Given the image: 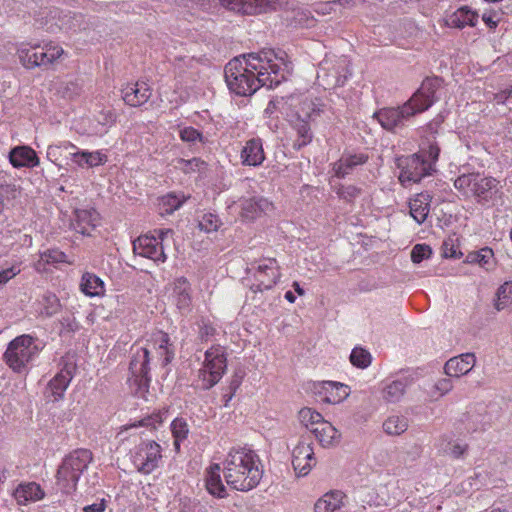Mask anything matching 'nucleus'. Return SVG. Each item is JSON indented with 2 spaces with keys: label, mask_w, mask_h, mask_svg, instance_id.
I'll return each instance as SVG.
<instances>
[{
  "label": "nucleus",
  "mask_w": 512,
  "mask_h": 512,
  "mask_svg": "<svg viewBox=\"0 0 512 512\" xmlns=\"http://www.w3.org/2000/svg\"><path fill=\"white\" fill-rule=\"evenodd\" d=\"M260 62V57L250 53L230 60L224 69L229 90L238 96H251L262 86L277 87L280 80L272 79L268 72H261Z\"/></svg>",
  "instance_id": "1"
},
{
  "label": "nucleus",
  "mask_w": 512,
  "mask_h": 512,
  "mask_svg": "<svg viewBox=\"0 0 512 512\" xmlns=\"http://www.w3.org/2000/svg\"><path fill=\"white\" fill-rule=\"evenodd\" d=\"M226 483L237 491L254 489L263 477V467L256 452L247 447L230 449L224 463Z\"/></svg>",
  "instance_id": "2"
},
{
  "label": "nucleus",
  "mask_w": 512,
  "mask_h": 512,
  "mask_svg": "<svg viewBox=\"0 0 512 512\" xmlns=\"http://www.w3.org/2000/svg\"><path fill=\"white\" fill-rule=\"evenodd\" d=\"M93 460L90 450L79 448L66 455L56 472V485L64 494L76 491L81 475Z\"/></svg>",
  "instance_id": "3"
},
{
  "label": "nucleus",
  "mask_w": 512,
  "mask_h": 512,
  "mask_svg": "<svg viewBox=\"0 0 512 512\" xmlns=\"http://www.w3.org/2000/svg\"><path fill=\"white\" fill-rule=\"evenodd\" d=\"M17 53L20 63L25 68L34 69L39 67L47 69L63 55L64 50L61 46L50 41L43 44H22Z\"/></svg>",
  "instance_id": "4"
},
{
  "label": "nucleus",
  "mask_w": 512,
  "mask_h": 512,
  "mask_svg": "<svg viewBox=\"0 0 512 512\" xmlns=\"http://www.w3.org/2000/svg\"><path fill=\"white\" fill-rule=\"evenodd\" d=\"M348 60L345 57H325L318 66L317 81L325 90L341 87L348 79Z\"/></svg>",
  "instance_id": "5"
},
{
  "label": "nucleus",
  "mask_w": 512,
  "mask_h": 512,
  "mask_svg": "<svg viewBox=\"0 0 512 512\" xmlns=\"http://www.w3.org/2000/svg\"><path fill=\"white\" fill-rule=\"evenodd\" d=\"M39 348L30 335H21L12 340L4 358L7 365L15 372H21L38 354Z\"/></svg>",
  "instance_id": "6"
},
{
  "label": "nucleus",
  "mask_w": 512,
  "mask_h": 512,
  "mask_svg": "<svg viewBox=\"0 0 512 512\" xmlns=\"http://www.w3.org/2000/svg\"><path fill=\"white\" fill-rule=\"evenodd\" d=\"M227 368V359L224 348L213 346L205 352L203 367L199 370L201 388L208 390L216 385Z\"/></svg>",
  "instance_id": "7"
},
{
  "label": "nucleus",
  "mask_w": 512,
  "mask_h": 512,
  "mask_svg": "<svg viewBox=\"0 0 512 512\" xmlns=\"http://www.w3.org/2000/svg\"><path fill=\"white\" fill-rule=\"evenodd\" d=\"M395 165L400 170L398 179L402 185L419 183L435 171L432 163H428L427 159L418 153L397 157Z\"/></svg>",
  "instance_id": "8"
},
{
  "label": "nucleus",
  "mask_w": 512,
  "mask_h": 512,
  "mask_svg": "<svg viewBox=\"0 0 512 512\" xmlns=\"http://www.w3.org/2000/svg\"><path fill=\"white\" fill-rule=\"evenodd\" d=\"M418 112L407 100L397 107L382 108L374 113L381 127L389 132L398 133L403 130Z\"/></svg>",
  "instance_id": "9"
},
{
  "label": "nucleus",
  "mask_w": 512,
  "mask_h": 512,
  "mask_svg": "<svg viewBox=\"0 0 512 512\" xmlns=\"http://www.w3.org/2000/svg\"><path fill=\"white\" fill-rule=\"evenodd\" d=\"M162 448L154 440L142 441L131 451V460L137 471L148 475L159 467Z\"/></svg>",
  "instance_id": "10"
},
{
  "label": "nucleus",
  "mask_w": 512,
  "mask_h": 512,
  "mask_svg": "<svg viewBox=\"0 0 512 512\" xmlns=\"http://www.w3.org/2000/svg\"><path fill=\"white\" fill-rule=\"evenodd\" d=\"M251 270H254L256 281L250 287V291L254 294L253 299L256 298L258 293L272 289L281 278L280 266L275 258H265L253 263Z\"/></svg>",
  "instance_id": "11"
},
{
  "label": "nucleus",
  "mask_w": 512,
  "mask_h": 512,
  "mask_svg": "<svg viewBox=\"0 0 512 512\" xmlns=\"http://www.w3.org/2000/svg\"><path fill=\"white\" fill-rule=\"evenodd\" d=\"M155 364L146 347L137 348L131 356L129 371L130 380L137 385L138 390L146 391L151 382V365Z\"/></svg>",
  "instance_id": "12"
},
{
  "label": "nucleus",
  "mask_w": 512,
  "mask_h": 512,
  "mask_svg": "<svg viewBox=\"0 0 512 512\" xmlns=\"http://www.w3.org/2000/svg\"><path fill=\"white\" fill-rule=\"evenodd\" d=\"M442 85L443 80L439 77H427L422 81L420 87L408 99L418 114L428 110L439 100L437 91Z\"/></svg>",
  "instance_id": "13"
},
{
  "label": "nucleus",
  "mask_w": 512,
  "mask_h": 512,
  "mask_svg": "<svg viewBox=\"0 0 512 512\" xmlns=\"http://www.w3.org/2000/svg\"><path fill=\"white\" fill-rule=\"evenodd\" d=\"M60 364L62 368L48 382L45 390L46 397L52 396L53 401H59L64 397V393L73 379L77 368L76 363L69 357H63Z\"/></svg>",
  "instance_id": "14"
},
{
  "label": "nucleus",
  "mask_w": 512,
  "mask_h": 512,
  "mask_svg": "<svg viewBox=\"0 0 512 512\" xmlns=\"http://www.w3.org/2000/svg\"><path fill=\"white\" fill-rule=\"evenodd\" d=\"M473 185L471 196L481 206H493L501 197L500 182L494 177H483L477 174Z\"/></svg>",
  "instance_id": "15"
},
{
  "label": "nucleus",
  "mask_w": 512,
  "mask_h": 512,
  "mask_svg": "<svg viewBox=\"0 0 512 512\" xmlns=\"http://www.w3.org/2000/svg\"><path fill=\"white\" fill-rule=\"evenodd\" d=\"M145 347L155 364L159 362L162 367H166L174 358V346L169 335L162 331L155 333Z\"/></svg>",
  "instance_id": "16"
},
{
  "label": "nucleus",
  "mask_w": 512,
  "mask_h": 512,
  "mask_svg": "<svg viewBox=\"0 0 512 512\" xmlns=\"http://www.w3.org/2000/svg\"><path fill=\"white\" fill-rule=\"evenodd\" d=\"M135 254L149 258L156 263H164L167 259L163 244L154 235H142L133 241Z\"/></svg>",
  "instance_id": "17"
},
{
  "label": "nucleus",
  "mask_w": 512,
  "mask_h": 512,
  "mask_svg": "<svg viewBox=\"0 0 512 512\" xmlns=\"http://www.w3.org/2000/svg\"><path fill=\"white\" fill-rule=\"evenodd\" d=\"M316 464L312 444L300 440L292 451V466L297 476L304 477L309 474Z\"/></svg>",
  "instance_id": "18"
},
{
  "label": "nucleus",
  "mask_w": 512,
  "mask_h": 512,
  "mask_svg": "<svg viewBox=\"0 0 512 512\" xmlns=\"http://www.w3.org/2000/svg\"><path fill=\"white\" fill-rule=\"evenodd\" d=\"M348 387L340 382L322 381L313 385V391L328 404L342 402L349 395Z\"/></svg>",
  "instance_id": "19"
},
{
  "label": "nucleus",
  "mask_w": 512,
  "mask_h": 512,
  "mask_svg": "<svg viewBox=\"0 0 512 512\" xmlns=\"http://www.w3.org/2000/svg\"><path fill=\"white\" fill-rule=\"evenodd\" d=\"M122 99L132 107L145 104L152 95L150 86L145 82L129 83L122 88Z\"/></svg>",
  "instance_id": "20"
},
{
  "label": "nucleus",
  "mask_w": 512,
  "mask_h": 512,
  "mask_svg": "<svg viewBox=\"0 0 512 512\" xmlns=\"http://www.w3.org/2000/svg\"><path fill=\"white\" fill-rule=\"evenodd\" d=\"M476 358L472 353L461 354L449 359L444 366L445 374L448 377L459 378L469 373L474 367Z\"/></svg>",
  "instance_id": "21"
},
{
  "label": "nucleus",
  "mask_w": 512,
  "mask_h": 512,
  "mask_svg": "<svg viewBox=\"0 0 512 512\" xmlns=\"http://www.w3.org/2000/svg\"><path fill=\"white\" fill-rule=\"evenodd\" d=\"M241 162L246 166H260L265 160L263 143L260 138H252L246 141L241 150Z\"/></svg>",
  "instance_id": "22"
},
{
  "label": "nucleus",
  "mask_w": 512,
  "mask_h": 512,
  "mask_svg": "<svg viewBox=\"0 0 512 512\" xmlns=\"http://www.w3.org/2000/svg\"><path fill=\"white\" fill-rule=\"evenodd\" d=\"M51 20H56L54 24L47 27V31L55 33L56 29L70 31L75 30L80 26L81 15H76L71 12H62L58 9L50 10L49 15Z\"/></svg>",
  "instance_id": "23"
},
{
  "label": "nucleus",
  "mask_w": 512,
  "mask_h": 512,
  "mask_svg": "<svg viewBox=\"0 0 512 512\" xmlns=\"http://www.w3.org/2000/svg\"><path fill=\"white\" fill-rule=\"evenodd\" d=\"M9 161L15 168H33L39 165L36 152L28 146H17L9 152Z\"/></svg>",
  "instance_id": "24"
},
{
  "label": "nucleus",
  "mask_w": 512,
  "mask_h": 512,
  "mask_svg": "<svg viewBox=\"0 0 512 512\" xmlns=\"http://www.w3.org/2000/svg\"><path fill=\"white\" fill-rule=\"evenodd\" d=\"M271 208L272 203L263 197L243 199L241 201V217L245 220L252 221Z\"/></svg>",
  "instance_id": "25"
},
{
  "label": "nucleus",
  "mask_w": 512,
  "mask_h": 512,
  "mask_svg": "<svg viewBox=\"0 0 512 512\" xmlns=\"http://www.w3.org/2000/svg\"><path fill=\"white\" fill-rule=\"evenodd\" d=\"M74 228L83 235H90L99 223V213L94 208L76 209Z\"/></svg>",
  "instance_id": "26"
},
{
  "label": "nucleus",
  "mask_w": 512,
  "mask_h": 512,
  "mask_svg": "<svg viewBox=\"0 0 512 512\" xmlns=\"http://www.w3.org/2000/svg\"><path fill=\"white\" fill-rule=\"evenodd\" d=\"M369 157L365 153L344 154L333 165V171L336 177L344 178L357 166L363 165L368 161Z\"/></svg>",
  "instance_id": "27"
},
{
  "label": "nucleus",
  "mask_w": 512,
  "mask_h": 512,
  "mask_svg": "<svg viewBox=\"0 0 512 512\" xmlns=\"http://www.w3.org/2000/svg\"><path fill=\"white\" fill-rule=\"evenodd\" d=\"M13 496L19 505L35 502L44 498L45 493L36 482L21 483L15 489Z\"/></svg>",
  "instance_id": "28"
},
{
  "label": "nucleus",
  "mask_w": 512,
  "mask_h": 512,
  "mask_svg": "<svg viewBox=\"0 0 512 512\" xmlns=\"http://www.w3.org/2000/svg\"><path fill=\"white\" fill-rule=\"evenodd\" d=\"M311 432L315 435L322 447H330L338 443L340 433L338 430L325 419L319 426L311 428Z\"/></svg>",
  "instance_id": "29"
},
{
  "label": "nucleus",
  "mask_w": 512,
  "mask_h": 512,
  "mask_svg": "<svg viewBox=\"0 0 512 512\" xmlns=\"http://www.w3.org/2000/svg\"><path fill=\"white\" fill-rule=\"evenodd\" d=\"M431 199L430 194L419 193L409 202L410 215L418 224H422L427 219Z\"/></svg>",
  "instance_id": "30"
},
{
  "label": "nucleus",
  "mask_w": 512,
  "mask_h": 512,
  "mask_svg": "<svg viewBox=\"0 0 512 512\" xmlns=\"http://www.w3.org/2000/svg\"><path fill=\"white\" fill-rule=\"evenodd\" d=\"M221 467L219 464H213L209 467L206 473V489L207 491L218 498H224L227 495L226 488L222 483L220 476Z\"/></svg>",
  "instance_id": "31"
},
{
  "label": "nucleus",
  "mask_w": 512,
  "mask_h": 512,
  "mask_svg": "<svg viewBox=\"0 0 512 512\" xmlns=\"http://www.w3.org/2000/svg\"><path fill=\"white\" fill-rule=\"evenodd\" d=\"M173 292L177 308L181 311L188 310L191 305V287L185 277L175 280Z\"/></svg>",
  "instance_id": "32"
},
{
  "label": "nucleus",
  "mask_w": 512,
  "mask_h": 512,
  "mask_svg": "<svg viewBox=\"0 0 512 512\" xmlns=\"http://www.w3.org/2000/svg\"><path fill=\"white\" fill-rule=\"evenodd\" d=\"M408 379H397L386 383L382 388V397L389 403L399 402L405 394Z\"/></svg>",
  "instance_id": "33"
},
{
  "label": "nucleus",
  "mask_w": 512,
  "mask_h": 512,
  "mask_svg": "<svg viewBox=\"0 0 512 512\" xmlns=\"http://www.w3.org/2000/svg\"><path fill=\"white\" fill-rule=\"evenodd\" d=\"M325 104L319 98H305L299 106L297 116L308 121L315 120L324 112Z\"/></svg>",
  "instance_id": "34"
},
{
  "label": "nucleus",
  "mask_w": 512,
  "mask_h": 512,
  "mask_svg": "<svg viewBox=\"0 0 512 512\" xmlns=\"http://www.w3.org/2000/svg\"><path fill=\"white\" fill-rule=\"evenodd\" d=\"M478 21L477 13L468 7H461L455 11L448 20V25L454 28L462 29L465 26H475Z\"/></svg>",
  "instance_id": "35"
},
{
  "label": "nucleus",
  "mask_w": 512,
  "mask_h": 512,
  "mask_svg": "<svg viewBox=\"0 0 512 512\" xmlns=\"http://www.w3.org/2000/svg\"><path fill=\"white\" fill-rule=\"evenodd\" d=\"M344 494L341 491H331L321 497L314 505L315 512H334L343 503Z\"/></svg>",
  "instance_id": "36"
},
{
  "label": "nucleus",
  "mask_w": 512,
  "mask_h": 512,
  "mask_svg": "<svg viewBox=\"0 0 512 512\" xmlns=\"http://www.w3.org/2000/svg\"><path fill=\"white\" fill-rule=\"evenodd\" d=\"M438 441V449L455 459L461 458L468 450L467 444L454 442L451 435L444 434Z\"/></svg>",
  "instance_id": "37"
},
{
  "label": "nucleus",
  "mask_w": 512,
  "mask_h": 512,
  "mask_svg": "<svg viewBox=\"0 0 512 512\" xmlns=\"http://www.w3.org/2000/svg\"><path fill=\"white\" fill-rule=\"evenodd\" d=\"M466 263L478 264L480 267L490 270L494 267V253L489 247H484L477 251H471L466 255Z\"/></svg>",
  "instance_id": "38"
},
{
  "label": "nucleus",
  "mask_w": 512,
  "mask_h": 512,
  "mask_svg": "<svg viewBox=\"0 0 512 512\" xmlns=\"http://www.w3.org/2000/svg\"><path fill=\"white\" fill-rule=\"evenodd\" d=\"M80 286L82 292L90 297L99 296L104 293V282L93 273H84Z\"/></svg>",
  "instance_id": "39"
},
{
  "label": "nucleus",
  "mask_w": 512,
  "mask_h": 512,
  "mask_svg": "<svg viewBox=\"0 0 512 512\" xmlns=\"http://www.w3.org/2000/svg\"><path fill=\"white\" fill-rule=\"evenodd\" d=\"M309 122L310 121H308L304 118H301L299 116H297V118L294 122L293 127L296 130L297 135H298V138L295 141L294 146L297 147L298 149L306 146L307 144H309L312 141L313 133L311 131Z\"/></svg>",
  "instance_id": "40"
},
{
  "label": "nucleus",
  "mask_w": 512,
  "mask_h": 512,
  "mask_svg": "<svg viewBox=\"0 0 512 512\" xmlns=\"http://www.w3.org/2000/svg\"><path fill=\"white\" fill-rule=\"evenodd\" d=\"M383 429L388 435H401L408 429V419L405 416L392 415L384 421Z\"/></svg>",
  "instance_id": "41"
},
{
  "label": "nucleus",
  "mask_w": 512,
  "mask_h": 512,
  "mask_svg": "<svg viewBox=\"0 0 512 512\" xmlns=\"http://www.w3.org/2000/svg\"><path fill=\"white\" fill-rule=\"evenodd\" d=\"M250 55L258 56L261 59V72L270 73V77L272 79H281L278 77L279 65L273 63V58H278L277 55L273 51H261L260 53H250Z\"/></svg>",
  "instance_id": "42"
},
{
  "label": "nucleus",
  "mask_w": 512,
  "mask_h": 512,
  "mask_svg": "<svg viewBox=\"0 0 512 512\" xmlns=\"http://www.w3.org/2000/svg\"><path fill=\"white\" fill-rule=\"evenodd\" d=\"M171 432L174 438V447L180 451V443L188 437L189 426L184 418H175L171 423Z\"/></svg>",
  "instance_id": "43"
},
{
  "label": "nucleus",
  "mask_w": 512,
  "mask_h": 512,
  "mask_svg": "<svg viewBox=\"0 0 512 512\" xmlns=\"http://www.w3.org/2000/svg\"><path fill=\"white\" fill-rule=\"evenodd\" d=\"M298 417L300 422L310 431L311 428L319 426L324 420L323 416L319 412L308 407L302 408L298 413Z\"/></svg>",
  "instance_id": "44"
},
{
  "label": "nucleus",
  "mask_w": 512,
  "mask_h": 512,
  "mask_svg": "<svg viewBox=\"0 0 512 512\" xmlns=\"http://www.w3.org/2000/svg\"><path fill=\"white\" fill-rule=\"evenodd\" d=\"M461 421L465 425L467 433H474L485 429L484 416L479 413L468 412Z\"/></svg>",
  "instance_id": "45"
},
{
  "label": "nucleus",
  "mask_w": 512,
  "mask_h": 512,
  "mask_svg": "<svg viewBox=\"0 0 512 512\" xmlns=\"http://www.w3.org/2000/svg\"><path fill=\"white\" fill-rule=\"evenodd\" d=\"M265 5L266 0H240V4H236L233 8L235 12L252 15L260 13Z\"/></svg>",
  "instance_id": "46"
},
{
  "label": "nucleus",
  "mask_w": 512,
  "mask_h": 512,
  "mask_svg": "<svg viewBox=\"0 0 512 512\" xmlns=\"http://www.w3.org/2000/svg\"><path fill=\"white\" fill-rule=\"evenodd\" d=\"M349 358L352 365L360 369L367 368L372 361L370 352L362 347H355Z\"/></svg>",
  "instance_id": "47"
},
{
  "label": "nucleus",
  "mask_w": 512,
  "mask_h": 512,
  "mask_svg": "<svg viewBox=\"0 0 512 512\" xmlns=\"http://www.w3.org/2000/svg\"><path fill=\"white\" fill-rule=\"evenodd\" d=\"M509 306H512V283L505 282L497 290L495 307L497 310H503Z\"/></svg>",
  "instance_id": "48"
},
{
  "label": "nucleus",
  "mask_w": 512,
  "mask_h": 512,
  "mask_svg": "<svg viewBox=\"0 0 512 512\" xmlns=\"http://www.w3.org/2000/svg\"><path fill=\"white\" fill-rule=\"evenodd\" d=\"M476 173L462 174L454 181V187L465 196L472 195L473 183L476 180Z\"/></svg>",
  "instance_id": "49"
},
{
  "label": "nucleus",
  "mask_w": 512,
  "mask_h": 512,
  "mask_svg": "<svg viewBox=\"0 0 512 512\" xmlns=\"http://www.w3.org/2000/svg\"><path fill=\"white\" fill-rule=\"evenodd\" d=\"M66 262V254L59 249H48L40 253V259L38 261V268L45 264H57Z\"/></svg>",
  "instance_id": "50"
},
{
  "label": "nucleus",
  "mask_w": 512,
  "mask_h": 512,
  "mask_svg": "<svg viewBox=\"0 0 512 512\" xmlns=\"http://www.w3.org/2000/svg\"><path fill=\"white\" fill-rule=\"evenodd\" d=\"M167 414V410H158L156 412H153L152 414L142 418L138 424L134 423L133 427L136 426H144L149 429H157L158 426H160L163 423V420L165 419Z\"/></svg>",
  "instance_id": "51"
},
{
  "label": "nucleus",
  "mask_w": 512,
  "mask_h": 512,
  "mask_svg": "<svg viewBox=\"0 0 512 512\" xmlns=\"http://www.w3.org/2000/svg\"><path fill=\"white\" fill-rule=\"evenodd\" d=\"M185 197H179L176 194H167L162 197L161 205L163 207V211L166 214H172L175 210L179 209L181 205L184 203Z\"/></svg>",
  "instance_id": "52"
},
{
  "label": "nucleus",
  "mask_w": 512,
  "mask_h": 512,
  "mask_svg": "<svg viewBox=\"0 0 512 512\" xmlns=\"http://www.w3.org/2000/svg\"><path fill=\"white\" fill-rule=\"evenodd\" d=\"M221 220L219 217L212 213H207L202 216L199 221V228L207 233L217 231L221 226Z\"/></svg>",
  "instance_id": "53"
},
{
  "label": "nucleus",
  "mask_w": 512,
  "mask_h": 512,
  "mask_svg": "<svg viewBox=\"0 0 512 512\" xmlns=\"http://www.w3.org/2000/svg\"><path fill=\"white\" fill-rule=\"evenodd\" d=\"M43 300V314H45L48 317H51L59 312L61 305L58 297L55 294H46Z\"/></svg>",
  "instance_id": "54"
},
{
  "label": "nucleus",
  "mask_w": 512,
  "mask_h": 512,
  "mask_svg": "<svg viewBox=\"0 0 512 512\" xmlns=\"http://www.w3.org/2000/svg\"><path fill=\"white\" fill-rule=\"evenodd\" d=\"M361 188H358L354 185L344 186L341 185L337 189V195L340 199L345 200L346 202H353L357 197L361 195Z\"/></svg>",
  "instance_id": "55"
},
{
  "label": "nucleus",
  "mask_w": 512,
  "mask_h": 512,
  "mask_svg": "<svg viewBox=\"0 0 512 512\" xmlns=\"http://www.w3.org/2000/svg\"><path fill=\"white\" fill-rule=\"evenodd\" d=\"M80 157H85V164L87 167H96L106 163L107 161V156L99 151H81Z\"/></svg>",
  "instance_id": "56"
},
{
  "label": "nucleus",
  "mask_w": 512,
  "mask_h": 512,
  "mask_svg": "<svg viewBox=\"0 0 512 512\" xmlns=\"http://www.w3.org/2000/svg\"><path fill=\"white\" fill-rule=\"evenodd\" d=\"M432 255V249L426 244H416L411 251V260L414 263H420L424 259L430 258Z\"/></svg>",
  "instance_id": "57"
},
{
  "label": "nucleus",
  "mask_w": 512,
  "mask_h": 512,
  "mask_svg": "<svg viewBox=\"0 0 512 512\" xmlns=\"http://www.w3.org/2000/svg\"><path fill=\"white\" fill-rule=\"evenodd\" d=\"M180 138L184 142L188 143H196L201 142L204 143L205 139L204 136L200 131L195 129L194 127H185L180 130Z\"/></svg>",
  "instance_id": "58"
},
{
  "label": "nucleus",
  "mask_w": 512,
  "mask_h": 512,
  "mask_svg": "<svg viewBox=\"0 0 512 512\" xmlns=\"http://www.w3.org/2000/svg\"><path fill=\"white\" fill-rule=\"evenodd\" d=\"M440 154V148L436 142L429 143L427 149H423L419 155H423L427 159L428 163H432L434 168Z\"/></svg>",
  "instance_id": "59"
},
{
  "label": "nucleus",
  "mask_w": 512,
  "mask_h": 512,
  "mask_svg": "<svg viewBox=\"0 0 512 512\" xmlns=\"http://www.w3.org/2000/svg\"><path fill=\"white\" fill-rule=\"evenodd\" d=\"M180 161L184 164L182 169L185 173L200 171L206 165L200 158H192L190 160L181 159Z\"/></svg>",
  "instance_id": "60"
},
{
  "label": "nucleus",
  "mask_w": 512,
  "mask_h": 512,
  "mask_svg": "<svg viewBox=\"0 0 512 512\" xmlns=\"http://www.w3.org/2000/svg\"><path fill=\"white\" fill-rule=\"evenodd\" d=\"M453 388V383L450 378L439 379L434 385L433 389L438 393V397L446 395Z\"/></svg>",
  "instance_id": "61"
},
{
  "label": "nucleus",
  "mask_w": 512,
  "mask_h": 512,
  "mask_svg": "<svg viewBox=\"0 0 512 512\" xmlns=\"http://www.w3.org/2000/svg\"><path fill=\"white\" fill-rule=\"evenodd\" d=\"M20 272L16 266H11L5 269H0V286L7 283L10 279L15 277Z\"/></svg>",
  "instance_id": "62"
},
{
  "label": "nucleus",
  "mask_w": 512,
  "mask_h": 512,
  "mask_svg": "<svg viewBox=\"0 0 512 512\" xmlns=\"http://www.w3.org/2000/svg\"><path fill=\"white\" fill-rule=\"evenodd\" d=\"M215 334V328L207 323H203L199 329V337L202 341H207Z\"/></svg>",
  "instance_id": "63"
},
{
  "label": "nucleus",
  "mask_w": 512,
  "mask_h": 512,
  "mask_svg": "<svg viewBox=\"0 0 512 512\" xmlns=\"http://www.w3.org/2000/svg\"><path fill=\"white\" fill-rule=\"evenodd\" d=\"M482 20L488 27L496 28L500 18L498 17V14L496 12H490L484 13L482 15Z\"/></svg>",
  "instance_id": "64"
}]
</instances>
